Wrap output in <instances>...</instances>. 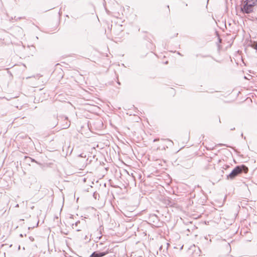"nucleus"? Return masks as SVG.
<instances>
[{"instance_id": "6e6552de", "label": "nucleus", "mask_w": 257, "mask_h": 257, "mask_svg": "<svg viewBox=\"0 0 257 257\" xmlns=\"http://www.w3.org/2000/svg\"><path fill=\"white\" fill-rule=\"evenodd\" d=\"M234 129H235V128H234H234H233V127H232V128H231V130H234Z\"/></svg>"}, {"instance_id": "f257e3e1", "label": "nucleus", "mask_w": 257, "mask_h": 257, "mask_svg": "<svg viewBox=\"0 0 257 257\" xmlns=\"http://www.w3.org/2000/svg\"><path fill=\"white\" fill-rule=\"evenodd\" d=\"M248 168L244 165L237 166L227 176V179L233 180L243 172L246 173Z\"/></svg>"}, {"instance_id": "1a4fd4ad", "label": "nucleus", "mask_w": 257, "mask_h": 257, "mask_svg": "<svg viewBox=\"0 0 257 257\" xmlns=\"http://www.w3.org/2000/svg\"><path fill=\"white\" fill-rule=\"evenodd\" d=\"M229 167V166H226V168L225 169H226Z\"/></svg>"}, {"instance_id": "9d476101", "label": "nucleus", "mask_w": 257, "mask_h": 257, "mask_svg": "<svg viewBox=\"0 0 257 257\" xmlns=\"http://www.w3.org/2000/svg\"><path fill=\"white\" fill-rule=\"evenodd\" d=\"M18 206H19V205H18V204H17V205H16V207H18Z\"/></svg>"}, {"instance_id": "f03ea898", "label": "nucleus", "mask_w": 257, "mask_h": 257, "mask_svg": "<svg viewBox=\"0 0 257 257\" xmlns=\"http://www.w3.org/2000/svg\"><path fill=\"white\" fill-rule=\"evenodd\" d=\"M256 0H245L244 2L241 11L245 14H249L253 11V7L256 5Z\"/></svg>"}, {"instance_id": "0eeeda50", "label": "nucleus", "mask_w": 257, "mask_h": 257, "mask_svg": "<svg viewBox=\"0 0 257 257\" xmlns=\"http://www.w3.org/2000/svg\"><path fill=\"white\" fill-rule=\"evenodd\" d=\"M234 129H235V128H234H234H233V127H232V128H231V130H234Z\"/></svg>"}, {"instance_id": "423d86ee", "label": "nucleus", "mask_w": 257, "mask_h": 257, "mask_svg": "<svg viewBox=\"0 0 257 257\" xmlns=\"http://www.w3.org/2000/svg\"><path fill=\"white\" fill-rule=\"evenodd\" d=\"M253 48L257 50V43H255L253 46Z\"/></svg>"}, {"instance_id": "9b49d317", "label": "nucleus", "mask_w": 257, "mask_h": 257, "mask_svg": "<svg viewBox=\"0 0 257 257\" xmlns=\"http://www.w3.org/2000/svg\"><path fill=\"white\" fill-rule=\"evenodd\" d=\"M161 248H162V246H160V249H161Z\"/></svg>"}, {"instance_id": "20e7f679", "label": "nucleus", "mask_w": 257, "mask_h": 257, "mask_svg": "<svg viewBox=\"0 0 257 257\" xmlns=\"http://www.w3.org/2000/svg\"><path fill=\"white\" fill-rule=\"evenodd\" d=\"M108 253V251H107V250H106L105 251H103V252L98 251L99 257L103 256L105 255H106V254H107Z\"/></svg>"}, {"instance_id": "7ed1b4c3", "label": "nucleus", "mask_w": 257, "mask_h": 257, "mask_svg": "<svg viewBox=\"0 0 257 257\" xmlns=\"http://www.w3.org/2000/svg\"><path fill=\"white\" fill-rule=\"evenodd\" d=\"M80 223V221H77L75 224H73L72 227L73 229H76V231H80V229L77 228V226L78 224Z\"/></svg>"}, {"instance_id": "39448f33", "label": "nucleus", "mask_w": 257, "mask_h": 257, "mask_svg": "<svg viewBox=\"0 0 257 257\" xmlns=\"http://www.w3.org/2000/svg\"><path fill=\"white\" fill-rule=\"evenodd\" d=\"M90 257H99V255H98V251H94L93 252L91 255H90Z\"/></svg>"}]
</instances>
